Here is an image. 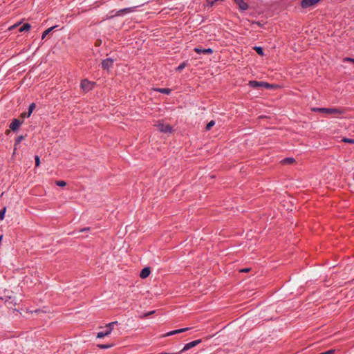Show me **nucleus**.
<instances>
[{"label": "nucleus", "instance_id": "obj_30", "mask_svg": "<svg viewBox=\"0 0 354 354\" xmlns=\"http://www.w3.org/2000/svg\"><path fill=\"white\" fill-rule=\"evenodd\" d=\"M194 50H195V52H196V53H203V50H201V49H200V48H196L194 49Z\"/></svg>", "mask_w": 354, "mask_h": 354}, {"label": "nucleus", "instance_id": "obj_29", "mask_svg": "<svg viewBox=\"0 0 354 354\" xmlns=\"http://www.w3.org/2000/svg\"><path fill=\"white\" fill-rule=\"evenodd\" d=\"M35 163H36V166H39V165L40 161H39V157H36V158H35Z\"/></svg>", "mask_w": 354, "mask_h": 354}, {"label": "nucleus", "instance_id": "obj_2", "mask_svg": "<svg viewBox=\"0 0 354 354\" xmlns=\"http://www.w3.org/2000/svg\"><path fill=\"white\" fill-rule=\"evenodd\" d=\"M313 112H319L325 115H342L344 111L337 108H312Z\"/></svg>", "mask_w": 354, "mask_h": 354}, {"label": "nucleus", "instance_id": "obj_15", "mask_svg": "<svg viewBox=\"0 0 354 354\" xmlns=\"http://www.w3.org/2000/svg\"><path fill=\"white\" fill-rule=\"evenodd\" d=\"M248 84L252 88H257L259 86H262V82H257V81H250Z\"/></svg>", "mask_w": 354, "mask_h": 354}, {"label": "nucleus", "instance_id": "obj_28", "mask_svg": "<svg viewBox=\"0 0 354 354\" xmlns=\"http://www.w3.org/2000/svg\"><path fill=\"white\" fill-rule=\"evenodd\" d=\"M335 351V350H329L328 351H326L325 354H334Z\"/></svg>", "mask_w": 354, "mask_h": 354}, {"label": "nucleus", "instance_id": "obj_38", "mask_svg": "<svg viewBox=\"0 0 354 354\" xmlns=\"http://www.w3.org/2000/svg\"><path fill=\"white\" fill-rule=\"evenodd\" d=\"M319 354H325V352H324V353H319Z\"/></svg>", "mask_w": 354, "mask_h": 354}, {"label": "nucleus", "instance_id": "obj_25", "mask_svg": "<svg viewBox=\"0 0 354 354\" xmlns=\"http://www.w3.org/2000/svg\"><path fill=\"white\" fill-rule=\"evenodd\" d=\"M284 162L286 163L292 164L295 162V160L293 158H288L284 160Z\"/></svg>", "mask_w": 354, "mask_h": 354}, {"label": "nucleus", "instance_id": "obj_35", "mask_svg": "<svg viewBox=\"0 0 354 354\" xmlns=\"http://www.w3.org/2000/svg\"><path fill=\"white\" fill-rule=\"evenodd\" d=\"M256 24H257L259 26H261L260 22H256Z\"/></svg>", "mask_w": 354, "mask_h": 354}, {"label": "nucleus", "instance_id": "obj_9", "mask_svg": "<svg viewBox=\"0 0 354 354\" xmlns=\"http://www.w3.org/2000/svg\"><path fill=\"white\" fill-rule=\"evenodd\" d=\"M234 1L241 10H246L248 8V4L244 0H234Z\"/></svg>", "mask_w": 354, "mask_h": 354}, {"label": "nucleus", "instance_id": "obj_27", "mask_svg": "<svg viewBox=\"0 0 354 354\" xmlns=\"http://www.w3.org/2000/svg\"><path fill=\"white\" fill-rule=\"evenodd\" d=\"M97 346L100 348H108L111 347V345L99 344Z\"/></svg>", "mask_w": 354, "mask_h": 354}, {"label": "nucleus", "instance_id": "obj_24", "mask_svg": "<svg viewBox=\"0 0 354 354\" xmlns=\"http://www.w3.org/2000/svg\"><path fill=\"white\" fill-rule=\"evenodd\" d=\"M344 62H351L354 64V59L350 57H346L344 59Z\"/></svg>", "mask_w": 354, "mask_h": 354}, {"label": "nucleus", "instance_id": "obj_14", "mask_svg": "<svg viewBox=\"0 0 354 354\" xmlns=\"http://www.w3.org/2000/svg\"><path fill=\"white\" fill-rule=\"evenodd\" d=\"M154 91L166 95H169L171 92V89L169 88H155Z\"/></svg>", "mask_w": 354, "mask_h": 354}, {"label": "nucleus", "instance_id": "obj_11", "mask_svg": "<svg viewBox=\"0 0 354 354\" xmlns=\"http://www.w3.org/2000/svg\"><path fill=\"white\" fill-rule=\"evenodd\" d=\"M150 273H151L150 268L148 267L145 268L141 270V272L140 273V277L141 279H146L149 276Z\"/></svg>", "mask_w": 354, "mask_h": 354}, {"label": "nucleus", "instance_id": "obj_20", "mask_svg": "<svg viewBox=\"0 0 354 354\" xmlns=\"http://www.w3.org/2000/svg\"><path fill=\"white\" fill-rule=\"evenodd\" d=\"M215 124V122L214 120H211L209 122H208L206 125V131H209L211 129V128Z\"/></svg>", "mask_w": 354, "mask_h": 354}, {"label": "nucleus", "instance_id": "obj_5", "mask_svg": "<svg viewBox=\"0 0 354 354\" xmlns=\"http://www.w3.org/2000/svg\"><path fill=\"white\" fill-rule=\"evenodd\" d=\"M321 0H301L300 6L303 9L315 6Z\"/></svg>", "mask_w": 354, "mask_h": 354}, {"label": "nucleus", "instance_id": "obj_36", "mask_svg": "<svg viewBox=\"0 0 354 354\" xmlns=\"http://www.w3.org/2000/svg\"><path fill=\"white\" fill-rule=\"evenodd\" d=\"M346 142H352V141H351L350 140H346Z\"/></svg>", "mask_w": 354, "mask_h": 354}, {"label": "nucleus", "instance_id": "obj_33", "mask_svg": "<svg viewBox=\"0 0 354 354\" xmlns=\"http://www.w3.org/2000/svg\"><path fill=\"white\" fill-rule=\"evenodd\" d=\"M183 68H184V65H183V64L178 66V69H182Z\"/></svg>", "mask_w": 354, "mask_h": 354}, {"label": "nucleus", "instance_id": "obj_26", "mask_svg": "<svg viewBox=\"0 0 354 354\" xmlns=\"http://www.w3.org/2000/svg\"><path fill=\"white\" fill-rule=\"evenodd\" d=\"M212 53H213V50L211 48H207V49L203 50V53L211 54Z\"/></svg>", "mask_w": 354, "mask_h": 354}, {"label": "nucleus", "instance_id": "obj_17", "mask_svg": "<svg viewBox=\"0 0 354 354\" xmlns=\"http://www.w3.org/2000/svg\"><path fill=\"white\" fill-rule=\"evenodd\" d=\"M31 28V26L29 24H24L22 27L20 28L19 31H28Z\"/></svg>", "mask_w": 354, "mask_h": 354}, {"label": "nucleus", "instance_id": "obj_19", "mask_svg": "<svg viewBox=\"0 0 354 354\" xmlns=\"http://www.w3.org/2000/svg\"><path fill=\"white\" fill-rule=\"evenodd\" d=\"M6 212V207H3V208L0 211V220H1V221H3V220L4 219Z\"/></svg>", "mask_w": 354, "mask_h": 354}, {"label": "nucleus", "instance_id": "obj_16", "mask_svg": "<svg viewBox=\"0 0 354 354\" xmlns=\"http://www.w3.org/2000/svg\"><path fill=\"white\" fill-rule=\"evenodd\" d=\"M262 86H263V87H265L266 88H274V89L280 88V86H278V85L270 84L266 83V82H262Z\"/></svg>", "mask_w": 354, "mask_h": 354}, {"label": "nucleus", "instance_id": "obj_31", "mask_svg": "<svg viewBox=\"0 0 354 354\" xmlns=\"http://www.w3.org/2000/svg\"><path fill=\"white\" fill-rule=\"evenodd\" d=\"M101 42H102V41H101L100 40H97V41H96V43H95V46H100V45L101 44Z\"/></svg>", "mask_w": 354, "mask_h": 354}, {"label": "nucleus", "instance_id": "obj_8", "mask_svg": "<svg viewBox=\"0 0 354 354\" xmlns=\"http://www.w3.org/2000/svg\"><path fill=\"white\" fill-rule=\"evenodd\" d=\"M201 342V339H198V340H195V341L191 342L189 343H187V344H186L185 345V346L183 348L182 351H187V350L190 349L191 348H193V347L197 346Z\"/></svg>", "mask_w": 354, "mask_h": 354}, {"label": "nucleus", "instance_id": "obj_6", "mask_svg": "<svg viewBox=\"0 0 354 354\" xmlns=\"http://www.w3.org/2000/svg\"><path fill=\"white\" fill-rule=\"evenodd\" d=\"M15 294L10 289H4L1 292V299L5 301H8L10 299H15Z\"/></svg>", "mask_w": 354, "mask_h": 354}, {"label": "nucleus", "instance_id": "obj_10", "mask_svg": "<svg viewBox=\"0 0 354 354\" xmlns=\"http://www.w3.org/2000/svg\"><path fill=\"white\" fill-rule=\"evenodd\" d=\"M21 124H22L21 121L19 120L18 119H15L12 120V122L10 124V129L12 131H16L19 128V127Z\"/></svg>", "mask_w": 354, "mask_h": 354}, {"label": "nucleus", "instance_id": "obj_22", "mask_svg": "<svg viewBox=\"0 0 354 354\" xmlns=\"http://www.w3.org/2000/svg\"><path fill=\"white\" fill-rule=\"evenodd\" d=\"M53 29V27H51V28H48L47 30H46L43 34H42V36H41V39H44L46 35Z\"/></svg>", "mask_w": 354, "mask_h": 354}, {"label": "nucleus", "instance_id": "obj_34", "mask_svg": "<svg viewBox=\"0 0 354 354\" xmlns=\"http://www.w3.org/2000/svg\"><path fill=\"white\" fill-rule=\"evenodd\" d=\"M10 130H9V129H8V130H7V131H6V133L7 135H8V134H9V133H10Z\"/></svg>", "mask_w": 354, "mask_h": 354}, {"label": "nucleus", "instance_id": "obj_37", "mask_svg": "<svg viewBox=\"0 0 354 354\" xmlns=\"http://www.w3.org/2000/svg\"><path fill=\"white\" fill-rule=\"evenodd\" d=\"M346 142H352V141H351L350 140H346Z\"/></svg>", "mask_w": 354, "mask_h": 354}, {"label": "nucleus", "instance_id": "obj_23", "mask_svg": "<svg viewBox=\"0 0 354 354\" xmlns=\"http://www.w3.org/2000/svg\"><path fill=\"white\" fill-rule=\"evenodd\" d=\"M56 185L59 187H65L66 185V183L64 180H58L56 181Z\"/></svg>", "mask_w": 354, "mask_h": 354}, {"label": "nucleus", "instance_id": "obj_1", "mask_svg": "<svg viewBox=\"0 0 354 354\" xmlns=\"http://www.w3.org/2000/svg\"><path fill=\"white\" fill-rule=\"evenodd\" d=\"M157 130L166 135H171L175 132V129L172 125L167 122L165 120H158L155 123Z\"/></svg>", "mask_w": 354, "mask_h": 354}, {"label": "nucleus", "instance_id": "obj_3", "mask_svg": "<svg viewBox=\"0 0 354 354\" xmlns=\"http://www.w3.org/2000/svg\"><path fill=\"white\" fill-rule=\"evenodd\" d=\"M117 322H113L108 324L105 326L102 331H100L97 334V338H102L105 336L110 335L113 330V326L117 324Z\"/></svg>", "mask_w": 354, "mask_h": 354}, {"label": "nucleus", "instance_id": "obj_32", "mask_svg": "<svg viewBox=\"0 0 354 354\" xmlns=\"http://www.w3.org/2000/svg\"><path fill=\"white\" fill-rule=\"evenodd\" d=\"M17 26V25H16V24H15V25L12 26L9 28V30H11V29H12V28H15Z\"/></svg>", "mask_w": 354, "mask_h": 354}, {"label": "nucleus", "instance_id": "obj_13", "mask_svg": "<svg viewBox=\"0 0 354 354\" xmlns=\"http://www.w3.org/2000/svg\"><path fill=\"white\" fill-rule=\"evenodd\" d=\"M187 330H188L187 328H182V329L172 330L171 332H169V333L163 335L162 337H168V336H170V335H175V334H178V333H180L185 332V331H186Z\"/></svg>", "mask_w": 354, "mask_h": 354}, {"label": "nucleus", "instance_id": "obj_7", "mask_svg": "<svg viewBox=\"0 0 354 354\" xmlns=\"http://www.w3.org/2000/svg\"><path fill=\"white\" fill-rule=\"evenodd\" d=\"M113 62H114V60L113 59H111V58L105 59L104 60L102 61V68L104 70H109V68H111L112 67Z\"/></svg>", "mask_w": 354, "mask_h": 354}, {"label": "nucleus", "instance_id": "obj_4", "mask_svg": "<svg viewBox=\"0 0 354 354\" xmlns=\"http://www.w3.org/2000/svg\"><path fill=\"white\" fill-rule=\"evenodd\" d=\"M95 85L94 82L89 81L87 79H84L80 82V88L84 92L91 91Z\"/></svg>", "mask_w": 354, "mask_h": 354}, {"label": "nucleus", "instance_id": "obj_12", "mask_svg": "<svg viewBox=\"0 0 354 354\" xmlns=\"http://www.w3.org/2000/svg\"><path fill=\"white\" fill-rule=\"evenodd\" d=\"M35 103H32L30 106H29V113H22L20 115L21 118H28L30 116L31 113H32L33 110L35 109Z\"/></svg>", "mask_w": 354, "mask_h": 354}, {"label": "nucleus", "instance_id": "obj_21", "mask_svg": "<svg viewBox=\"0 0 354 354\" xmlns=\"http://www.w3.org/2000/svg\"><path fill=\"white\" fill-rule=\"evenodd\" d=\"M24 139V136L22 135L17 136V138L15 140V146L19 145Z\"/></svg>", "mask_w": 354, "mask_h": 354}, {"label": "nucleus", "instance_id": "obj_18", "mask_svg": "<svg viewBox=\"0 0 354 354\" xmlns=\"http://www.w3.org/2000/svg\"><path fill=\"white\" fill-rule=\"evenodd\" d=\"M254 50L261 56H263V50L261 47L259 46H255L254 47Z\"/></svg>", "mask_w": 354, "mask_h": 354}]
</instances>
